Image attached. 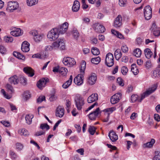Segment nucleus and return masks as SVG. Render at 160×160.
Segmentation results:
<instances>
[{"label":"nucleus","instance_id":"b1692460","mask_svg":"<svg viewBox=\"0 0 160 160\" xmlns=\"http://www.w3.org/2000/svg\"><path fill=\"white\" fill-rule=\"evenodd\" d=\"M23 71L29 76L32 77L34 75L33 70L30 67H26L24 68Z\"/></svg>","mask_w":160,"mask_h":160},{"label":"nucleus","instance_id":"37998d69","mask_svg":"<svg viewBox=\"0 0 160 160\" xmlns=\"http://www.w3.org/2000/svg\"><path fill=\"white\" fill-rule=\"evenodd\" d=\"M92 53L95 55H98L100 54V51L99 49L96 47H93L91 49Z\"/></svg>","mask_w":160,"mask_h":160},{"label":"nucleus","instance_id":"a19ab883","mask_svg":"<svg viewBox=\"0 0 160 160\" xmlns=\"http://www.w3.org/2000/svg\"><path fill=\"white\" fill-rule=\"evenodd\" d=\"M101 61V58L99 57L92 58L91 60V62L95 64H98Z\"/></svg>","mask_w":160,"mask_h":160},{"label":"nucleus","instance_id":"8fccbe9b","mask_svg":"<svg viewBox=\"0 0 160 160\" xmlns=\"http://www.w3.org/2000/svg\"><path fill=\"white\" fill-rule=\"evenodd\" d=\"M155 155L153 160H160V152L157 151L155 152Z\"/></svg>","mask_w":160,"mask_h":160},{"label":"nucleus","instance_id":"412c9836","mask_svg":"<svg viewBox=\"0 0 160 160\" xmlns=\"http://www.w3.org/2000/svg\"><path fill=\"white\" fill-rule=\"evenodd\" d=\"M97 79V78L96 74L92 73L91 76H90L88 80V83L90 85H93Z\"/></svg>","mask_w":160,"mask_h":160},{"label":"nucleus","instance_id":"13d9d810","mask_svg":"<svg viewBox=\"0 0 160 160\" xmlns=\"http://www.w3.org/2000/svg\"><path fill=\"white\" fill-rule=\"evenodd\" d=\"M116 110V108L115 107H112L109 108H108L105 110L107 112H112Z\"/></svg>","mask_w":160,"mask_h":160},{"label":"nucleus","instance_id":"4be33fe9","mask_svg":"<svg viewBox=\"0 0 160 160\" xmlns=\"http://www.w3.org/2000/svg\"><path fill=\"white\" fill-rule=\"evenodd\" d=\"M10 33L13 36L17 37L22 35V32L20 28H16L11 32Z\"/></svg>","mask_w":160,"mask_h":160},{"label":"nucleus","instance_id":"052dcab7","mask_svg":"<svg viewBox=\"0 0 160 160\" xmlns=\"http://www.w3.org/2000/svg\"><path fill=\"white\" fill-rule=\"evenodd\" d=\"M53 49H54V48L52 46V45H47L45 47V50L47 51H51Z\"/></svg>","mask_w":160,"mask_h":160},{"label":"nucleus","instance_id":"864d4df0","mask_svg":"<svg viewBox=\"0 0 160 160\" xmlns=\"http://www.w3.org/2000/svg\"><path fill=\"white\" fill-rule=\"evenodd\" d=\"M45 100V98L44 96H40L37 99V102L38 103H40L42 101Z\"/></svg>","mask_w":160,"mask_h":160},{"label":"nucleus","instance_id":"c9c22d12","mask_svg":"<svg viewBox=\"0 0 160 160\" xmlns=\"http://www.w3.org/2000/svg\"><path fill=\"white\" fill-rule=\"evenodd\" d=\"M160 70L159 69H157L153 71L152 77L153 78H158L160 77Z\"/></svg>","mask_w":160,"mask_h":160},{"label":"nucleus","instance_id":"72a5a7b5","mask_svg":"<svg viewBox=\"0 0 160 160\" xmlns=\"http://www.w3.org/2000/svg\"><path fill=\"white\" fill-rule=\"evenodd\" d=\"M72 34L73 37L75 39L77 40L79 37V33L78 30L75 28H74L72 31Z\"/></svg>","mask_w":160,"mask_h":160},{"label":"nucleus","instance_id":"4468645a","mask_svg":"<svg viewBox=\"0 0 160 160\" xmlns=\"http://www.w3.org/2000/svg\"><path fill=\"white\" fill-rule=\"evenodd\" d=\"M99 113V108H98L94 111L89 114L88 118L91 120H95Z\"/></svg>","mask_w":160,"mask_h":160},{"label":"nucleus","instance_id":"680f3d73","mask_svg":"<svg viewBox=\"0 0 160 160\" xmlns=\"http://www.w3.org/2000/svg\"><path fill=\"white\" fill-rule=\"evenodd\" d=\"M9 154L12 158H15L17 157L16 154L12 151H10Z\"/></svg>","mask_w":160,"mask_h":160},{"label":"nucleus","instance_id":"1a4fd4ad","mask_svg":"<svg viewBox=\"0 0 160 160\" xmlns=\"http://www.w3.org/2000/svg\"><path fill=\"white\" fill-rule=\"evenodd\" d=\"M92 28L95 32H103L105 30L104 27L98 23H96L93 24Z\"/></svg>","mask_w":160,"mask_h":160},{"label":"nucleus","instance_id":"0eeeda50","mask_svg":"<svg viewBox=\"0 0 160 160\" xmlns=\"http://www.w3.org/2000/svg\"><path fill=\"white\" fill-rule=\"evenodd\" d=\"M19 7V4L17 2L10 1L8 3L7 10L10 12H12L16 10Z\"/></svg>","mask_w":160,"mask_h":160},{"label":"nucleus","instance_id":"f8f14e48","mask_svg":"<svg viewBox=\"0 0 160 160\" xmlns=\"http://www.w3.org/2000/svg\"><path fill=\"white\" fill-rule=\"evenodd\" d=\"M48 81V79L46 78H42L40 79L37 83L38 87L40 89H42L45 87Z\"/></svg>","mask_w":160,"mask_h":160},{"label":"nucleus","instance_id":"ddd939ff","mask_svg":"<svg viewBox=\"0 0 160 160\" xmlns=\"http://www.w3.org/2000/svg\"><path fill=\"white\" fill-rule=\"evenodd\" d=\"M121 94L117 93L112 96L111 98V102L112 104H115L119 101L121 98Z\"/></svg>","mask_w":160,"mask_h":160},{"label":"nucleus","instance_id":"f03ea898","mask_svg":"<svg viewBox=\"0 0 160 160\" xmlns=\"http://www.w3.org/2000/svg\"><path fill=\"white\" fill-rule=\"evenodd\" d=\"M58 29L54 28L51 29L48 33L47 37L51 40H55L59 36Z\"/></svg>","mask_w":160,"mask_h":160},{"label":"nucleus","instance_id":"5fc2aeb1","mask_svg":"<svg viewBox=\"0 0 160 160\" xmlns=\"http://www.w3.org/2000/svg\"><path fill=\"white\" fill-rule=\"evenodd\" d=\"M117 82L119 85L121 86H123L124 85V83L123 82L122 79L121 78H118L117 79Z\"/></svg>","mask_w":160,"mask_h":160},{"label":"nucleus","instance_id":"a211bd4d","mask_svg":"<svg viewBox=\"0 0 160 160\" xmlns=\"http://www.w3.org/2000/svg\"><path fill=\"white\" fill-rule=\"evenodd\" d=\"M108 136L112 142H116L118 139V135L112 130L110 131L108 134Z\"/></svg>","mask_w":160,"mask_h":160},{"label":"nucleus","instance_id":"603ef678","mask_svg":"<svg viewBox=\"0 0 160 160\" xmlns=\"http://www.w3.org/2000/svg\"><path fill=\"white\" fill-rule=\"evenodd\" d=\"M40 128L42 129L46 128L47 130H48L50 128L49 126L47 123L41 124L40 126Z\"/></svg>","mask_w":160,"mask_h":160},{"label":"nucleus","instance_id":"58836bf2","mask_svg":"<svg viewBox=\"0 0 160 160\" xmlns=\"http://www.w3.org/2000/svg\"><path fill=\"white\" fill-rule=\"evenodd\" d=\"M140 98L138 97V96L136 94L132 95L131 97V102H134L136 101L140 102L139 100Z\"/></svg>","mask_w":160,"mask_h":160},{"label":"nucleus","instance_id":"79ce46f5","mask_svg":"<svg viewBox=\"0 0 160 160\" xmlns=\"http://www.w3.org/2000/svg\"><path fill=\"white\" fill-rule=\"evenodd\" d=\"M142 53L141 51L138 48H137L133 51L134 55L137 57H139Z\"/></svg>","mask_w":160,"mask_h":160},{"label":"nucleus","instance_id":"9b49d317","mask_svg":"<svg viewBox=\"0 0 160 160\" xmlns=\"http://www.w3.org/2000/svg\"><path fill=\"white\" fill-rule=\"evenodd\" d=\"M151 29L153 34L155 36H158L160 35V28L159 27H157L155 23L152 24Z\"/></svg>","mask_w":160,"mask_h":160},{"label":"nucleus","instance_id":"338daca9","mask_svg":"<svg viewBox=\"0 0 160 160\" xmlns=\"http://www.w3.org/2000/svg\"><path fill=\"white\" fill-rule=\"evenodd\" d=\"M5 48L2 45H0V52L4 54L5 51Z\"/></svg>","mask_w":160,"mask_h":160},{"label":"nucleus","instance_id":"393cba45","mask_svg":"<svg viewBox=\"0 0 160 160\" xmlns=\"http://www.w3.org/2000/svg\"><path fill=\"white\" fill-rule=\"evenodd\" d=\"M155 142V140L154 139L152 138L150 141L144 143L143 145L144 148H150L152 147L153 145Z\"/></svg>","mask_w":160,"mask_h":160},{"label":"nucleus","instance_id":"f3484780","mask_svg":"<svg viewBox=\"0 0 160 160\" xmlns=\"http://www.w3.org/2000/svg\"><path fill=\"white\" fill-rule=\"evenodd\" d=\"M64 114V110L61 106H58L57 108L56 115L60 118L62 117Z\"/></svg>","mask_w":160,"mask_h":160},{"label":"nucleus","instance_id":"2eb2a0df","mask_svg":"<svg viewBox=\"0 0 160 160\" xmlns=\"http://www.w3.org/2000/svg\"><path fill=\"white\" fill-rule=\"evenodd\" d=\"M122 17L120 15H118L116 18L114 22V26L118 28L120 27L122 25Z\"/></svg>","mask_w":160,"mask_h":160},{"label":"nucleus","instance_id":"7c9ffc66","mask_svg":"<svg viewBox=\"0 0 160 160\" xmlns=\"http://www.w3.org/2000/svg\"><path fill=\"white\" fill-rule=\"evenodd\" d=\"M33 117V115L32 114L26 115L25 117V120L26 123L29 125L31 124L32 122V119Z\"/></svg>","mask_w":160,"mask_h":160},{"label":"nucleus","instance_id":"cd10ccee","mask_svg":"<svg viewBox=\"0 0 160 160\" xmlns=\"http://www.w3.org/2000/svg\"><path fill=\"white\" fill-rule=\"evenodd\" d=\"M72 80V76L71 75L69 79L64 83L62 86L63 88L66 89L71 84Z\"/></svg>","mask_w":160,"mask_h":160},{"label":"nucleus","instance_id":"3c124183","mask_svg":"<svg viewBox=\"0 0 160 160\" xmlns=\"http://www.w3.org/2000/svg\"><path fill=\"white\" fill-rule=\"evenodd\" d=\"M6 88L8 89V91L10 92L11 93H12L14 91L13 87L9 84H7L6 85Z\"/></svg>","mask_w":160,"mask_h":160},{"label":"nucleus","instance_id":"f704fd0d","mask_svg":"<svg viewBox=\"0 0 160 160\" xmlns=\"http://www.w3.org/2000/svg\"><path fill=\"white\" fill-rule=\"evenodd\" d=\"M14 56L20 59L24 60L25 59V57L20 53L16 52H14L13 53Z\"/></svg>","mask_w":160,"mask_h":160},{"label":"nucleus","instance_id":"49530a36","mask_svg":"<svg viewBox=\"0 0 160 160\" xmlns=\"http://www.w3.org/2000/svg\"><path fill=\"white\" fill-rule=\"evenodd\" d=\"M86 63L84 61H82L81 64V72H84L86 68Z\"/></svg>","mask_w":160,"mask_h":160},{"label":"nucleus","instance_id":"423d86ee","mask_svg":"<svg viewBox=\"0 0 160 160\" xmlns=\"http://www.w3.org/2000/svg\"><path fill=\"white\" fill-rule=\"evenodd\" d=\"M157 88V86L154 85L152 88H148L142 95L139 101L141 102L145 97L148 96L152 92H153Z\"/></svg>","mask_w":160,"mask_h":160},{"label":"nucleus","instance_id":"39448f33","mask_svg":"<svg viewBox=\"0 0 160 160\" xmlns=\"http://www.w3.org/2000/svg\"><path fill=\"white\" fill-rule=\"evenodd\" d=\"M114 58L113 54L109 52L106 55L105 64L108 67H111L114 64Z\"/></svg>","mask_w":160,"mask_h":160},{"label":"nucleus","instance_id":"6ab92c4d","mask_svg":"<svg viewBox=\"0 0 160 160\" xmlns=\"http://www.w3.org/2000/svg\"><path fill=\"white\" fill-rule=\"evenodd\" d=\"M98 99V95L97 93H93L89 96L88 99V102L91 103L97 101Z\"/></svg>","mask_w":160,"mask_h":160},{"label":"nucleus","instance_id":"20e7f679","mask_svg":"<svg viewBox=\"0 0 160 160\" xmlns=\"http://www.w3.org/2000/svg\"><path fill=\"white\" fill-rule=\"evenodd\" d=\"M62 62L64 64L69 67H72L76 64V62L73 58L69 57H64Z\"/></svg>","mask_w":160,"mask_h":160},{"label":"nucleus","instance_id":"4c0bfd02","mask_svg":"<svg viewBox=\"0 0 160 160\" xmlns=\"http://www.w3.org/2000/svg\"><path fill=\"white\" fill-rule=\"evenodd\" d=\"M43 36V34L37 35L33 37V39L36 42H38L42 40Z\"/></svg>","mask_w":160,"mask_h":160},{"label":"nucleus","instance_id":"473e14b6","mask_svg":"<svg viewBox=\"0 0 160 160\" xmlns=\"http://www.w3.org/2000/svg\"><path fill=\"white\" fill-rule=\"evenodd\" d=\"M131 70L134 75L138 74L139 72L135 64H133L132 65Z\"/></svg>","mask_w":160,"mask_h":160},{"label":"nucleus","instance_id":"e2e57ef3","mask_svg":"<svg viewBox=\"0 0 160 160\" xmlns=\"http://www.w3.org/2000/svg\"><path fill=\"white\" fill-rule=\"evenodd\" d=\"M121 49L123 52H126L128 51V48L126 45L123 46L122 47Z\"/></svg>","mask_w":160,"mask_h":160},{"label":"nucleus","instance_id":"a18cd8bd","mask_svg":"<svg viewBox=\"0 0 160 160\" xmlns=\"http://www.w3.org/2000/svg\"><path fill=\"white\" fill-rule=\"evenodd\" d=\"M96 128L94 126H90L88 128V131L92 135H93L95 132Z\"/></svg>","mask_w":160,"mask_h":160},{"label":"nucleus","instance_id":"a878e982","mask_svg":"<svg viewBox=\"0 0 160 160\" xmlns=\"http://www.w3.org/2000/svg\"><path fill=\"white\" fill-rule=\"evenodd\" d=\"M80 7V3L77 0H75L74 2L72 9L73 11L77 12L79 9Z\"/></svg>","mask_w":160,"mask_h":160},{"label":"nucleus","instance_id":"de8ad7c7","mask_svg":"<svg viewBox=\"0 0 160 160\" xmlns=\"http://www.w3.org/2000/svg\"><path fill=\"white\" fill-rule=\"evenodd\" d=\"M128 71V69L125 66L122 67L121 68V72L122 74L124 75H126Z\"/></svg>","mask_w":160,"mask_h":160},{"label":"nucleus","instance_id":"c756f323","mask_svg":"<svg viewBox=\"0 0 160 160\" xmlns=\"http://www.w3.org/2000/svg\"><path fill=\"white\" fill-rule=\"evenodd\" d=\"M144 52L146 58L148 59L150 58L152 55V52L151 51V50L147 48L144 50Z\"/></svg>","mask_w":160,"mask_h":160},{"label":"nucleus","instance_id":"bb28decb","mask_svg":"<svg viewBox=\"0 0 160 160\" xmlns=\"http://www.w3.org/2000/svg\"><path fill=\"white\" fill-rule=\"evenodd\" d=\"M18 133L21 136L25 137L28 136L29 133L28 131L25 128H22L19 129L18 131Z\"/></svg>","mask_w":160,"mask_h":160},{"label":"nucleus","instance_id":"c85d7f7f","mask_svg":"<svg viewBox=\"0 0 160 160\" xmlns=\"http://www.w3.org/2000/svg\"><path fill=\"white\" fill-rule=\"evenodd\" d=\"M111 32L112 34L116 36L118 38L121 39H124L123 35L118 31L114 29H112L111 30Z\"/></svg>","mask_w":160,"mask_h":160},{"label":"nucleus","instance_id":"5701e85b","mask_svg":"<svg viewBox=\"0 0 160 160\" xmlns=\"http://www.w3.org/2000/svg\"><path fill=\"white\" fill-rule=\"evenodd\" d=\"M9 81L11 84L15 85L18 83L19 80L18 77L15 75L9 78Z\"/></svg>","mask_w":160,"mask_h":160},{"label":"nucleus","instance_id":"ea45409f","mask_svg":"<svg viewBox=\"0 0 160 160\" xmlns=\"http://www.w3.org/2000/svg\"><path fill=\"white\" fill-rule=\"evenodd\" d=\"M67 72L68 70L65 68L61 67L59 68V73L63 76L66 75Z\"/></svg>","mask_w":160,"mask_h":160},{"label":"nucleus","instance_id":"f257e3e1","mask_svg":"<svg viewBox=\"0 0 160 160\" xmlns=\"http://www.w3.org/2000/svg\"><path fill=\"white\" fill-rule=\"evenodd\" d=\"M65 40L63 39H59L52 43V46L54 49H60L64 50L65 49Z\"/></svg>","mask_w":160,"mask_h":160},{"label":"nucleus","instance_id":"2f4dec72","mask_svg":"<svg viewBox=\"0 0 160 160\" xmlns=\"http://www.w3.org/2000/svg\"><path fill=\"white\" fill-rule=\"evenodd\" d=\"M122 53L120 49H117L114 52V56L116 59L118 60L121 57Z\"/></svg>","mask_w":160,"mask_h":160},{"label":"nucleus","instance_id":"aec40b11","mask_svg":"<svg viewBox=\"0 0 160 160\" xmlns=\"http://www.w3.org/2000/svg\"><path fill=\"white\" fill-rule=\"evenodd\" d=\"M29 43L26 41H24L22 43L21 50L24 52H27L29 50Z\"/></svg>","mask_w":160,"mask_h":160},{"label":"nucleus","instance_id":"09e8293b","mask_svg":"<svg viewBox=\"0 0 160 160\" xmlns=\"http://www.w3.org/2000/svg\"><path fill=\"white\" fill-rule=\"evenodd\" d=\"M16 149L18 151H21L23 148L22 144L19 142H17L16 144Z\"/></svg>","mask_w":160,"mask_h":160},{"label":"nucleus","instance_id":"6e6552de","mask_svg":"<svg viewBox=\"0 0 160 160\" xmlns=\"http://www.w3.org/2000/svg\"><path fill=\"white\" fill-rule=\"evenodd\" d=\"M143 12L146 19L148 20L151 18L152 16V9L150 6H146L144 9Z\"/></svg>","mask_w":160,"mask_h":160},{"label":"nucleus","instance_id":"7ed1b4c3","mask_svg":"<svg viewBox=\"0 0 160 160\" xmlns=\"http://www.w3.org/2000/svg\"><path fill=\"white\" fill-rule=\"evenodd\" d=\"M75 105L78 110H80L82 108V106L84 104V100L83 98L79 95L76 96L75 98Z\"/></svg>","mask_w":160,"mask_h":160},{"label":"nucleus","instance_id":"c03bdc74","mask_svg":"<svg viewBox=\"0 0 160 160\" xmlns=\"http://www.w3.org/2000/svg\"><path fill=\"white\" fill-rule=\"evenodd\" d=\"M4 40L6 42H12L13 40L12 37L9 36H5L4 38Z\"/></svg>","mask_w":160,"mask_h":160},{"label":"nucleus","instance_id":"e433bc0d","mask_svg":"<svg viewBox=\"0 0 160 160\" xmlns=\"http://www.w3.org/2000/svg\"><path fill=\"white\" fill-rule=\"evenodd\" d=\"M38 2V0H27V5L29 6H31L35 5Z\"/></svg>","mask_w":160,"mask_h":160},{"label":"nucleus","instance_id":"6e6d98bb","mask_svg":"<svg viewBox=\"0 0 160 160\" xmlns=\"http://www.w3.org/2000/svg\"><path fill=\"white\" fill-rule=\"evenodd\" d=\"M30 97V95L28 92H25L23 94V98H24L27 100Z\"/></svg>","mask_w":160,"mask_h":160},{"label":"nucleus","instance_id":"bf43d9fd","mask_svg":"<svg viewBox=\"0 0 160 160\" xmlns=\"http://www.w3.org/2000/svg\"><path fill=\"white\" fill-rule=\"evenodd\" d=\"M0 122L3 125H4L6 127H9L10 125V123L9 122L7 121H2Z\"/></svg>","mask_w":160,"mask_h":160},{"label":"nucleus","instance_id":"69168bd1","mask_svg":"<svg viewBox=\"0 0 160 160\" xmlns=\"http://www.w3.org/2000/svg\"><path fill=\"white\" fill-rule=\"evenodd\" d=\"M142 40L140 38H137L136 43L137 45H140L142 44Z\"/></svg>","mask_w":160,"mask_h":160},{"label":"nucleus","instance_id":"4d7b16f0","mask_svg":"<svg viewBox=\"0 0 160 160\" xmlns=\"http://www.w3.org/2000/svg\"><path fill=\"white\" fill-rule=\"evenodd\" d=\"M119 5L121 6H124L126 4L127 0H119Z\"/></svg>","mask_w":160,"mask_h":160},{"label":"nucleus","instance_id":"0e129e2a","mask_svg":"<svg viewBox=\"0 0 160 160\" xmlns=\"http://www.w3.org/2000/svg\"><path fill=\"white\" fill-rule=\"evenodd\" d=\"M30 142L31 143L33 144L35 146L37 147L38 149H39L40 148V147L39 146V145L35 141H34L33 140H31L30 141Z\"/></svg>","mask_w":160,"mask_h":160},{"label":"nucleus","instance_id":"9d476101","mask_svg":"<svg viewBox=\"0 0 160 160\" xmlns=\"http://www.w3.org/2000/svg\"><path fill=\"white\" fill-rule=\"evenodd\" d=\"M69 24L67 22H65L57 28L58 30L59 34H63L68 29Z\"/></svg>","mask_w":160,"mask_h":160},{"label":"nucleus","instance_id":"dca6fc26","mask_svg":"<svg viewBox=\"0 0 160 160\" xmlns=\"http://www.w3.org/2000/svg\"><path fill=\"white\" fill-rule=\"evenodd\" d=\"M83 76L82 74H79L74 79V82L78 85H80L82 83Z\"/></svg>","mask_w":160,"mask_h":160},{"label":"nucleus","instance_id":"774afa93","mask_svg":"<svg viewBox=\"0 0 160 160\" xmlns=\"http://www.w3.org/2000/svg\"><path fill=\"white\" fill-rule=\"evenodd\" d=\"M76 151L78 153H79L81 155H83L84 154V150L82 148H80L76 150Z\"/></svg>","mask_w":160,"mask_h":160}]
</instances>
